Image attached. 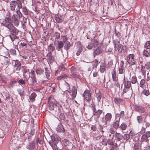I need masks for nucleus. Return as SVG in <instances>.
Returning <instances> with one entry per match:
<instances>
[{"label": "nucleus", "instance_id": "1", "mask_svg": "<svg viewBox=\"0 0 150 150\" xmlns=\"http://www.w3.org/2000/svg\"><path fill=\"white\" fill-rule=\"evenodd\" d=\"M11 20V19L9 18H6L2 24L8 28L12 32L11 33L10 35V37L12 41L13 45L17 46L19 42V37L16 35H18V31L10 22Z\"/></svg>", "mask_w": 150, "mask_h": 150}, {"label": "nucleus", "instance_id": "2", "mask_svg": "<svg viewBox=\"0 0 150 150\" xmlns=\"http://www.w3.org/2000/svg\"><path fill=\"white\" fill-rule=\"evenodd\" d=\"M49 102V110H55L56 112H59L62 108L61 105L54 99L53 100L52 102Z\"/></svg>", "mask_w": 150, "mask_h": 150}, {"label": "nucleus", "instance_id": "3", "mask_svg": "<svg viewBox=\"0 0 150 150\" xmlns=\"http://www.w3.org/2000/svg\"><path fill=\"white\" fill-rule=\"evenodd\" d=\"M10 9L14 11L15 8L17 6L18 9H20L22 8V5L21 2L19 0H12L10 1Z\"/></svg>", "mask_w": 150, "mask_h": 150}, {"label": "nucleus", "instance_id": "4", "mask_svg": "<svg viewBox=\"0 0 150 150\" xmlns=\"http://www.w3.org/2000/svg\"><path fill=\"white\" fill-rule=\"evenodd\" d=\"M112 116L111 114L108 112L106 113L105 115L104 118H102L101 122L105 125H107L108 122L111 121Z\"/></svg>", "mask_w": 150, "mask_h": 150}, {"label": "nucleus", "instance_id": "5", "mask_svg": "<svg viewBox=\"0 0 150 150\" xmlns=\"http://www.w3.org/2000/svg\"><path fill=\"white\" fill-rule=\"evenodd\" d=\"M135 55L133 54H129L127 57V62L130 65H132L135 64L136 61L135 59Z\"/></svg>", "mask_w": 150, "mask_h": 150}, {"label": "nucleus", "instance_id": "6", "mask_svg": "<svg viewBox=\"0 0 150 150\" xmlns=\"http://www.w3.org/2000/svg\"><path fill=\"white\" fill-rule=\"evenodd\" d=\"M83 95L86 101L89 102L91 101V95L90 91L88 90L87 89L85 90Z\"/></svg>", "mask_w": 150, "mask_h": 150}, {"label": "nucleus", "instance_id": "7", "mask_svg": "<svg viewBox=\"0 0 150 150\" xmlns=\"http://www.w3.org/2000/svg\"><path fill=\"white\" fill-rule=\"evenodd\" d=\"M115 51L121 52L122 50V46L120 44L118 40L116 41L115 44Z\"/></svg>", "mask_w": 150, "mask_h": 150}, {"label": "nucleus", "instance_id": "8", "mask_svg": "<svg viewBox=\"0 0 150 150\" xmlns=\"http://www.w3.org/2000/svg\"><path fill=\"white\" fill-rule=\"evenodd\" d=\"M124 61L122 60L120 63L118 69V74H124L125 70L124 68Z\"/></svg>", "mask_w": 150, "mask_h": 150}, {"label": "nucleus", "instance_id": "9", "mask_svg": "<svg viewBox=\"0 0 150 150\" xmlns=\"http://www.w3.org/2000/svg\"><path fill=\"white\" fill-rule=\"evenodd\" d=\"M56 130L58 133H63L64 132L65 130L64 126L61 123L58 124L56 128Z\"/></svg>", "mask_w": 150, "mask_h": 150}, {"label": "nucleus", "instance_id": "10", "mask_svg": "<svg viewBox=\"0 0 150 150\" xmlns=\"http://www.w3.org/2000/svg\"><path fill=\"white\" fill-rule=\"evenodd\" d=\"M103 113V110L100 109L96 110L93 112V116H94L97 118H99L100 115Z\"/></svg>", "mask_w": 150, "mask_h": 150}, {"label": "nucleus", "instance_id": "11", "mask_svg": "<svg viewBox=\"0 0 150 150\" xmlns=\"http://www.w3.org/2000/svg\"><path fill=\"white\" fill-rule=\"evenodd\" d=\"M123 83L125 87L130 88L131 87V82L130 81L125 79V76H124L123 79Z\"/></svg>", "mask_w": 150, "mask_h": 150}, {"label": "nucleus", "instance_id": "12", "mask_svg": "<svg viewBox=\"0 0 150 150\" xmlns=\"http://www.w3.org/2000/svg\"><path fill=\"white\" fill-rule=\"evenodd\" d=\"M30 74H31L30 76L31 80L32 83H33L34 82H36L35 73L34 70H32L30 72Z\"/></svg>", "mask_w": 150, "mask_h": 150}, {"label": "nucleus", "instance_id": "13", "mask_svg": "<svg viewBox=\"0 0 150 150\" xmlns=\"http://www.w3.org/2000/svg\"><path fill=\"white\" fill-rule=\"evenodd\" d=\"M112 76L113 81H115L118 80V77L117 76L116 71L114 69H113L112 72Z\"/></svg>", "mask_w": 150, "mask_h": 150}, {"label": "nucleus", "instance_id": "14", "mask_svg": "<svg viewBox=\"0 0 150 150\" xmlns=\"http://www.w3.org/2000/svg\"><path fill=\"white\" fill-rule=\"evenodd\" d=\"M135 109L137 111L140 112H144L145 110V109L141 106L136 105Z\"/></svg>", "mask_w": 150, "mask_h": 150}, {"label": "nucleus", "instance_id": "15", "mask_svg": "<svg viewBox=\"0 0 150 150\" xmlns=\"http://www.w3.org/2000/svg\"><path fill=\"white\" fill-rule=\"evenodd\" d=\"M63 42L62 41H59L58 42L57 45H56V49L57 50L60 51L61 49L63 47Z\"/></svg>", "mask_w": 150, "mask_h": 150}, {"label": "nucleus", "instance_id": "16", "mask_svg": "<svg viewBox=\"0 0 150 150\" xmlns=\"http://www.w3.org/2000/svg\"><path fill=\"white\" fill-rule=\"evenodd\" d=\"M149 140L148 139V138L144 134L142 136L141 142V143H142V144H143V142H146L149 144Z\"/></svg>", "mask_w": 150, "mask_h": 150}, {"label": "nucleus", "instance_id": "17", "mask_svg": "<svg viewBox=\"0 0 150 150\" xmlns=\"http://www.w3.org/2000/svg\"><path fill=\"white\" fill-rule=\"evenodd\" d=\"M129 88H127L126 87H124L123 91V93H128V95H130V94H132V88H131V89L130 90L129 89Z\"/></svg>", "mask_w": 150, "mask_h": 150}, {"label": "nucleus", "instance_id": "18", "mask_svg": "<svg viewBox=\"0 0 150 150\" xmlns=\"http://www.w3.org/2000/svg\"><path fill=\"white\" fill-rule=\"evenodd\" d=\"M28 71L29 69H24V71L23 72V76L26 80H28L30 76L29 72H28Z\"/></svg>", "mask_w": 150, "mask_h": 150}, {"label": "nucleus", "instance_id": "19", "mask_svg": "<svg viewBox=\"0 0 150 150\" xmlns=\"http://www.w3.org/2000/svg\"><path fill=\"white\" fill-rule=\"evenodd\" d=\"M37 95L35 93H32L29 96V99L31 102H34Z\"/></svg>", "mask_w": 150, "mask_h": 150}, {"label": "nucleus", "instance_id": "20", "mask_svg": "<svg viewBox=\"0 0 150 150\" xmlns=\"http://www.w3.org/2000/svg\"><path fill=\"white\" fill-rule=\"evenodd\" d=\"M119 121L115 120L112 124L113 127L117 129L119 126Z\"/></svg>", "mask_w": 150, "mask_h": 150}, {"label": "nucleus", "instance_id": "21", "mask_svg": "<svg viewBox=\"0 0 150 150\" xmlns=\"http://www.w3.org/2000/svg\"><path fill=\"white\" fill-rule=\"evenodd\" d=\"M55 19L57 23H60L62 22V19L61 17L58 15H55Z\"/></svg>", "mask_w": 150, "mask_h": 150}, {"label": "nucleus", "instance_id": "22", "mask_svg": "<svg viewBox=\"0 0 150 150\" xmlns=\"http://www.w3.org/2000/svg\"><path fill=\"white\" fill-rule=\"evenodd\" d=\"M106 70V66L104 64H101L100 67V71L101 73H103Z\"/></svg>", "mask_w": 150, "mask_h": 150}, {"label": "nucleus", "instance_id": "23", "mask_svg": "<svg viewBox=\"0 0 150 150\" xmlns=\"http://www.w3.org/2000/svg\"><path fill=\"white\" fill-rule=\"evenodd\" d=\"M114 137V135H113L112 139H109L107 141V143L109 145H112L114 144V141L113 140Z\"/></svg>", "mask_w": 150, "mask_h": 150}, {"label": "nucleus", "instance_id": "24", "mask_svg": "<svg viewBox=\"0 0 150 150\" xmlns=\"http://www.w3.org/2000/svg\"><path fill=\"white\" fill-rule=\"evenodd\" d=\"M123 101V99L120 98H115L114 102L117 105L118 103L121 102Z\"/></svg>", "mask_w": 150, "mask_h": 150}, {"label": "nucleus", "instance_id": "25", "mask_svg": "<svg viewBox=\"0 0 150 150\" xmlns=\"http://www.w3.org/2000/svg\"><path fill=\"white\" fill-rule=\"evenodd\" d=\"M102 52V50L99 48H97L94 51V55H98Z\"/></svg>", "mask_w": 150, "mask_h": 150}, {"label": "nucleus", "instance_id": "26", "mask_svg": "<svg viewBox=\"0 0 150 150\" xmlns=\"http://www.w3.org/2000/svg\"><path fill=\"white\" fill-rule=\"evenodd\" d=\"M141 71L142 75L144 76V77L145 78L146 77L145 74L146 73V70L145 67L143 66L142 65L141 67Z\"/></svg>", "mask_w": 150, "mask_h": 150}, {"label": "nucleus", "instance_id": "27", "mask_svg": "<svg viewBox=\"0 0 150 150\" xmlns=\"http://www.w3.org/2000/svg\"><path fill=\"white\" fill-rule=\"evenodd\" d=\"M96 97L98 102H100L102 97L101 93L99 92L98 93H96Z\"/></svg>", "mask_w": 150, "mask_h": 150}, {"label": "nucleus", "instance_id": "28", "mask_svg": "<svg viewBox=\"0 0 150 150\" xmlns=\"http://www.w3.org/2000/svg\"><path fill=\"white\" fill-rule=\"evenodd\" d=\"M144 47L146 49H150V41H148L146 42L144 44Z\"/></svg>", "mask_w": 150, "mask_h": 150}, {"label": "nucleus", "instance_id": "29", "mask_svg": "<svg viewBox=\"0 0 150 150\" xmlns=\"http://www.w3.org/2000/svg\"><path fill=\"white\" fill-rule=\"evenodd\" d=\"M146 82V81L144 79H142L140 82V87L142 88H144V85Z\"/></svg>", "mask_w": 150, "mask_h": 150}, {"label": "nucleus", "instance_id": "30", "mask_svg": "<svg viewBox=\"0 0 150 150\" xmlns=\"http://www.w3.org/2000/svg\"><path fill=\"white\" fill-rule=\"evenodd\" d=\"M36 71L37 74L41 75L43 73L44 70L41 68H38L36 70Z\"/></svg>", "mask_w": 150, "mask_h": 150}, {"label": "nucleus", "instance_id": "31", "mask_svg": "<svg viewBox=\"0 0 150 150\" xmlns=\"http://www.w3.org/2000/svg\"><path fill=\"white\" fill-rule=\"evenodd\" d=\"M68 76L66 74H64L61 76H58L57 77V79L58 80H61L62 79H66L68 77Z\"/></svg>", "mask_w": 150, "mask_h": 150}, {"label": "nucleus", "instance_id": "32", "mask_svg": "<svg viewBox=\"0 0 150 150\" xmlns=\"http://www.w3.org/2000/svg\"><path fill=\"white\" fill-rule=\"evenodd\" d=\"M115 136L118 141H120V140L123 138V136L120 133L116 132L115 133Z\"/></svg>", "mask_w": 150, "mask_h": 150}, {"label": "nucleus", "instance_id": "33", "mask_svg": "<svg viewBox=\"0 0 150 150\" xmlns=\"http://www.w3.org/2000/svg\"><path fill=\"white\" fill-rule=\"evenodd\" d=\"M77 91L76 89L74 88L72 91L71 95L72 96V98L74 99L75 98L76 96Z\"/></svg>", "mask_w": 150, "mask_h": 150}, {"label": "nucleus", "instance_id": "34", "mask_svg": "<svg viewBox=\"0 0 150 150\" xmlns=\"http://www.w3.org/2000/svg\"><path fill=\"white\" fill-rule=\"evenodd\" d=\"M137 81V79L136 76H133L132 77L131 82L132 84H135Z\"/></svg>", "mask_w": 150, "mask_h": 150}, {"label": "nucleus", "instance_id": "35", "mask_svg": "<svg viewBox=\"0 0 150 150\" xmlns=\"http://www.w3.org/2000/svg\"><path fill=\"white\" fill-rule=\"evenodd\" d=\"M48 49L49 51L53 52L55 50L53 44H51L48 47Z\"/></svg>", "mask_w": 150, "mask_h": 150}, {"label": "nucleus", "instance_id": "36", "mask_svg": "<svg viewBox=\"0 0 150 150\" xmlns=\"http://www.w3.org/2000/svg\"><path fill=\"white\" fill-rule=\"evenodd\" d=\"M103 128L101 127L100 129H99V130L98 131V133L99 134V137H101L103 135V133L104 132L103 129Z\"/></svg>", "mask_w": 150, "mask_h": 150}, {"label": "nucleus", "instance_id": "37", "mask_svg": "<svg viewBox=\"0 0 150 150\" xmlns=\"http://www.w3.org/2000/svg\"><path fill=\"white\" fill-rule=\"evenodd\" d=\"M45 74L47 79L49 80L50 79L51 77H50V74L49 71L47 70V68H45Z\"/></svg>", "mask_w": 150, "mask_h": 150}, {"label": "nucleus", "instance_id": "38", "mask_svg": "<svg viewBox=\"0 0 150 150\" xmlns=\"http://www.w3.org/2000/svg\"><path fill=\"white\" fill-rule=\"evenodd\" d=\"M35 147L34 142L32 141L31 143H30L28 146V148L32 150Z\"/></svg>", "mask_w": 150, "mask_h": 150}, {"label": "nucleus", "instance_id": "39", "mask_svg": "<svg viewBox=\"0 0 150 150\" xmlns=\"http://www.w3.org/2000/svg\"><path fill=\"white\" fill-rule=\"evenodd\" d=\"M21 65V63L20 62L16 61L15 62L14 66L15 67H16V69L17 70L20 69V68L19 66Z\"/></svg>", "mask_w": 150, "mask_h": 150}, {"label": "nucleus", "instance_id": "40", "mask_svg": "<svg viewBox=\"0 0 150 150\" xmlns=\"http://www.w3.org/2000/svg\"><path fill=\"white\" fill-rule=\"evenodd\" d=\"M142 143H136L134 146V150H138L140 146H142Z\"/></svg>", "mask_w": 150, "mask_h": 150}, {"label": "nucleus", "instance_id": "41", "mask_svg": "<svg viewBox=\"0 0 150 150\" xmlns=\"http://www.w3.org/2000/svg\"><path fill=\"white\" fill-rule=\"evenodd\" d=\"M63 143L64 145L67 146L71 143V142L67 139H64L63 141Z\"/></svg>", "mask_w": 150, "mask_h": 150}, {"label": "nucleus", "instance_id": "42", "mask_svg": "<svg viewBox=\"0 0 150 150\" xmlns=\"http://www.w3.org/2000/svg\"><path fill=\"white\" fill-rule=\"evenodd\" d=\"M21 8H22V12L25 15H27L28 12L26 7L25 6H23V7H22Z\"/></svg>", "mask_w": 150, "mask_h": 150}, {"label": "nucleus", "instance_id": "43", "mask_svg": "<svg viewBox=\"0 0 150 150\" xmlns=\"http://www.w3.org/2000/svg\"><path fill=\"white\" fill-rule=\"evenodd\" d=\"M120 127L122 130H125L126 129L127 127V125L126 124L123 122L122 123Z\"/></svg>", "mask_w": 150, "mask_h": 150}, {"label": "nucleus", "instance_id": "44", "mask_svg": "<svg viewBox=\"0 0 150 150\" xmlns=\"http://www.w3.org/2000/svg\"><path fill=\"white\" fill-rule=\"evenodd\" d=\"M47 60L50 63H52L54 61V58L53 56L47 57Z\"/></svg>", "mask_w": 150, "mask_h": 150}, {"label": "nucleus", "instance_id": "45", "mask_svg": "<svg viewBox=\"0 0 150 150\" xmlns=\"http://www.w3.org/2000/svg\"><path fill=\"white\" fill-rule=\"evenodd\" d=\"M142 93L145 95L147 96L149 95L150 93H149V92L148 90H147L146 89H144L142 91Z\"/></svg>", "mask_w": 150, "mask_h": 150}, {"label": "nucleus", "instance_id": "46", "mask_svg": "<svg viewBox=\"0 0 150 150\" xmlns=\"http://www.w3.org/2000/svg\"><path fill=\"white\" fill-rule=\"evenodd\" d=\"M20 9H18V10L16 11V12L17 14V15H18V17L19 19L22 16V14L21 13Z\"/></svg>", "mask_w": 150, "mask_h": 150}, {"label": "nucleus", "instance_id": "47", "mask_svg": "<svg viewBox=\"0 0 150 150\" xmlns=\"http://www.w3.org/2000/svg\"><path fill=\"white\" fill-rule=\"evenodd\" d=\"M12 21L14 25L16 26H18L19 24V19Z\"/></svg>", "mask_w": 150, "mask_h": 150}, {"label": "nucleus", "instance_id": "48", "mask_svg": "<svg viewBox=\"0 0 150 150\" xmlns=\"http://www.w3.org/2000/svg\"><path fill=\"white\" fill-rule=\"evenodd\" d=\"M121 117L120 116V114L117 113L115 115V120H117L118 121H120V118Z\"/></svg>", "mask_w": 150, "mask_h": 150}, {"label": "nucleus", "instance_id": "49", "mask_svg": "<svg viewBox=\"0 0 150 150\" xmlns=\"http://www.w3.org/2000/svg\"><path fill=\"white\" fill-rule=\"evenodd\" d=\"M59 69L61 71H64L66 70V68L64 64H62L59 66Z\"/></svg>", "mask_w": 150, "mask_h": 150}, {"label": "nucleus", "instance_id": "50", "mask_svg": "<svg viewBox=\"0 0 150 150\" xmlns=\"http://www.w3.org/2000/svg\"><path fill=\"white\" fill-rule=\"evenodd\" d=\"M98 64V61L96 59H95L93 62L92 63L93 65V67H96Z\"/></svg>", "mask_w": 150, "mask_h": 150}, {"label": "nucleus", "instance_id": "51", "mask_svg": "<svg viewBox=\"0 0 150 150\" xmlns=\"http://www.w3.org/2000/svg\"><path fill=\"white\" fill-rule=\"evenodd\" d=\"M130 138V135L128 134H125L124 136V139L126 141L128 140Z\"/></svg>", "mask_w": 150, "mask_h": 150}, {"label": "nucleus", "instance_id": "52", "mask_svg": "<svg viewBox=\"0 0 150 150\" xmlns=\"http://www.w3.org/2000/svg\"><path fill=\"white\" fill-rule=\"evenodd\" d=\"M11 18L12 21H14L15 20H17L19 18L18 17V15H17L16 14H13Z\"/></svg>", "mask_w": 150, "mask_h": 150}, {"label": "nucleus", "instance_id": "53", "mask_svg": "<svg viewBox=\"0 0 150 150\" xmlns=\"http://www.w3.org/2000/svg\"><path fill=\"white\" fill-rule=\"evenodd\" d=\"M10 52L11 54L13 55H16V51L15 49H11L10 50Z\"/></svg>", "mask_w": 150, "mask_h": 150}, {"label": "nucleus", "instance_id": "54", "mask_svg": "<svg viewBox=\"0 0 150 150\" xmlns=\"http://www.w3.org/2000/svg\"><path fill=\"white\" fill-rule=\"evenodd\" d=\"M115 85H116V89H119L120 87V85L118 81V80L117 81H115Z\"/></svg>", "mask_w": 150, "mask_h": 150}, {"label": "nucleus", "instance_id": "55", "mask_svg": "<svg viewBox=\"0 0 150 150\" xmlns=\"http://www.w3.org/2000/svg\"><path fill=\"white\" fill-rule=\"evenodd\" d=\"M94 46V45L92 43H90L87 46V48L88 49H92Z\"/></svg>", "mask_w": 150, "mask_h": 150}, {"label": "nucleus", "instance_id": "56", "mask_svg": "<svg viewBox=\"0 0 150 150\" xmlns=\"http://www.w3.org/2000/svg\"><path fill=\"white\" fill-rule=\"evenodd\" d=\"M137 120L139 123H140L142 122V117L141 116H137Z\"/></svg>", "mask_w": 150, "mask_h": 150}, {"label": "nucleus", "instance_id": "57", "mask_svg": "<svg viewBox=\"0 0 150 150\" xmlns=\"http://www.w3.org/2000/svg\"><path fill=\"white\" fill-rule=\"evenodd\" d=\"M36 142L37 144L39 143L40 144H43V141L42 140H40L39 138H37Z\"/></svg>", "mask_w": 150, "mask_h": 150}, {"label": "nucleus", "instance_id": "58", "mask_svg": "<svg viewBox=\"0 0 150 150\" xmlns=\"http://www.w3.org/2000/svg\"><path fill=\"white\" fill-rule=\"evenodd\" d=\"M91 108H92L93 112L96 110V106L94 104H92L91 105Z\"/></svg>", "mask_w": 150, "mask_h": 150}, {"label": "nucleus", "instance_id": "59", "mask_svg": "<svg viewBox=\"0 0 150 150\" xmlns=\"http://www.w3.org/2000/svg\"><path fill=\"white\" fill-rule=\"evenodd\" d=\"M16 83V80L11 81V83L10 84V86L12 87H13L14 85Z\"/></svg>", "mask_w": 150, "mask_h": 150}, {"label": "nucleus", "instance_id": "60", "mask_svg": "<svg viewBox=\"0 0 150 150\" xmlns=\"http://www.w3.org/2000/svg\"><path fill=\"white\" fill-rule=\"evenodd\" d=\"M54 36L57 38H59L60 37V34L57 32H55L54 33Z\"/></svg>", "mask_w": 150, "mask_h": 150}, {"label": "nucleus", "instance_id": "61", "mask_svg": "<svg viewBox=\"0 0 150 150\" xmlns=\"http://www.w3.org/2000/svg\"><path fill=\"white\" fill-rule=\"evenodd\" d=\"M120 114L121 117L122 118H123L125 116V112L124 111H121Z\"/></svg>", "mask_w": 150, "mask_h": 150}, {"label": "nucleus", "instance_id": "62", "mask_svg": "<svg viewBox=\"0 0 150 150\" xmlns=\"http://www.w3.org/2000/svg\"><path fill=\"white\" fill-rule=\"evenodd\" d=\"M144 134L148 138L150 137V131L146 132Z\"/></svg>", "mask_w": 150, "mask_h": 150}, {"label": "nucleus", "instance_id": "63", "mask_svg": "<svg viewBox=\"0 0 150 150\" xmlns=\"http://www.w3.org/2000/svg\"><path fill=\"white\" fill-rule=\"evenodd\" d=\"M18 82L22 84H25V83L24 80L22 79H21L19 80Z\"/></svg>", "mask_w": 150, "mask_h": 150}, {"label": "nucleus", "instance_id": "64", "mask_svg": "<svg viewBox=\"0 0 150 150\" xmlns=\"http://www.w3.org/2000/svg\"><path fill=\"white\" fill-rule=\"evenodd\" d=\"M91 129L94 131H96L97 128L95 125H93L91 127Z\"/></svg>", "mask_w": 150, "mask_h": 150}]
</instances>
